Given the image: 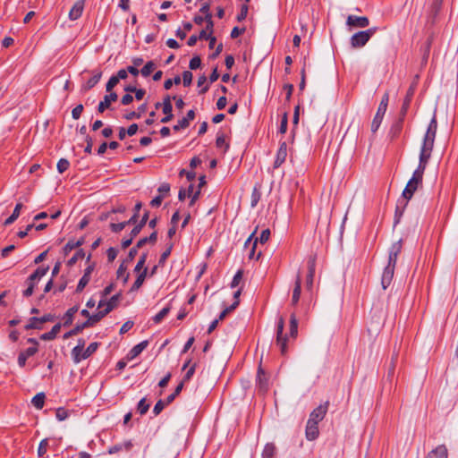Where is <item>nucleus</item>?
Masks as SVG:
<instances>
[{
  "mask_svg": "<svg viewBox=\"0 0 458 458\" xmlns=\"http://www.w3.org/2000/svg\"><path fill=\"white\" fill-rule=\"evenodd\" d=\"M428 163L425 161H419L417 169L413 172L411 178L406 184V187L403 191L402 199L398 200L395 209V221L394 224L399 222L401 216L403 215L405 207L408 204L409 199H411L418 187L422 184L423 174Z\"/></svg>",
  "mask_w": 458,
  "mask_h": 458,
  "instance_id": "f257e3e1",
  "label": "nucleus"
},
{
  "mask_svg": "<svg viewBox=\"0 0 458 458\" xmlns=\"http://www.w3.org/2000/svg\"><path fill=\"white\" fill-rule=\"evenodd\" d=\"M437 122L436 114H434L428 126L427 131L423 138V142H422V146H421L420 153V160L425 161L427 163L428 162V160L431 157L433 148H434V142H435V138H436V134H437Z\"/></svg>",
  "mask_w": 458,
  "mask_h": 458,
  "instance_id": "f03ea898",
  "label": "nucleus"
},
{
  "mask_svg": "<svg viewBox=\"0 0 458 458\" xmlns=\"http://www.w3.org/2000/svg\"><path fill=\"white\" fill-rule=\"evenodd\" d=\"M388 100H389L388 93H386L381 99V102L377 107V113L374 116V119L372 121V123H371V131L373 133L378 130V128L381 124V122L383 120V117H384L386 108H387Z\"/></svg>",
  "mask_w": 458,
  "mask_h": 458,
  "instance_id": "7ed1b4c3",
  "label": "nucleus"
},
{
  "mask_svg": "<svg viewBox=\"0 0 458 458\" xmlns=\"http://www.w3.org/2000/svg\"><path fill=\"white\" fill-rule=\"evenodd\" d=\"M284 319L283 317L278 318L276 329V344L280 347L281 353L285 354L287 352V336L284 335Z\"/></svg>",
  "mask_w": 458,
  "mask_h": 458,
  "instance_id": "20e7f679",
  "label": "nucleus"
},
{
  "mask_svg": "<svg viewBox=\"0 0 458 458\" xmlns=\"http://www.w3.org/2000/svg\"><path fill=\"white\" fill-rule=\"evenodd\" d=\"M328 406H329L328 401L318 405L316 409H314L310 412L308 421H311V422L318 424V422L321 421L325 418V416L327 412V410H328Z\"/></svg>",
  "mask_w": 458,
  "mask_h": 458,
  "instance_id": "39448f33",
  "label": "nucleus"
},
{
  "mask_svg": "<svg viewBox=\"0 0 458 458\" xmlns=\"http://www.w3.org/2000/svg\"><path fill=\"white\" fill-rule=\"evenodd\" d=\"M54 319L55 316L52 314H46L41 318L32 317L29 319V323L24 327L26 330L41 329V324L53 321Z\"/></svg>",
  "mask_w": 458,
  "mask_h": 458,
  "instance_id": "423d86ee",
  "label": "nucleus"
},
{
  "mask_svg": "<svg viewBox=\"0 0 458 458\" xmlns=\"http://www.w3.org/2000/svg\"><path fill=\"white\" fill-rule=\"evenodd\" d=\"M394 268L395 263L390 262H388L387 266L385 267L381 278V284L383 289H386L390 285L394 277Z\"/></svg>",
  "mask_w": 458,
  "mask_h": 458,
  "instance_id": "0eeeda50",
  "label": "nucleus"
},
{
  "mask_svg": "<svg viewBox=\"0 0 458 458\" xmlns=\"http://www.w3.org/2000/svg\"><path fill=\"white\" fill-rule=\"evenodd\" d=\"M257 386L261 394H265L268 389V377H267L261 366L258 369L257 373Z\"/></svg>",
  "mask_w": 458,
  "mask_h": 458,
  "instance_id": "6e6552de",
  "label": "nucleus"
},
{
  "mask_svg": "<svg viewBox=\"0 0 458 458\" xmlns=\"http://www.w3.org/2000/svg\"><path fill=\"white\" fill-rule=\"evenodd\" d=\"M369 40L368 33L363 30L353 34L350 39L351 45L353 48L364 47Z\"/></svg>",
  "mask_w": 458,
  "mask_h": 458,
  "instance_id": "1a4fd4ad",
  "label": "nucleus"
},
{
  "mask_svg": "<svg viewBox=\"0 0 458 458\" xmlns=\"http://www.w3.org/2000/svg\"><path fill=\"white\" fill-rule=\"evenodd\" d=\"M346 24L350 27L366 28L369 24V21L366 16L349 15Z\"/></svg>",
  "mask_w": 458,
  "mask_h": 458,
  "instance_id": "9d476101",
  "label": "nucleus"
},
{
  "mask_svg": "<svg viewBox=\"0 0 458 458\" xmlns=\"http://www.w3.org/2000/svg\"><path fill=\"white\" fill-rule=\"evenodd\" d=\"M118 98V95L115 92H110L104 96L102 101L99 102L98 106V111L99 113H104L106 109L111 108V104L115 102Z\"/></svg>",
  "mask_w": 458,
  "mask_h": 458,
  "instance_id": "9b49d317",
  "label": "nucleus"
},
{
  "mask_svg": "<svg viewBox=\"0 0 458 458\" xmlns=\"http://www.w3.org/2000/svg\"><path fill=\"white\" fill-rule=\"evenodd\" d=\"M416 85H417V81H414L411 84L410 88L407 90L405 98L403 100V106H402V108H401V116L402 117H403L406 114V112H407V110H408V108L410 106V103L411 101V98H412V97L414 95Z\"/></svg>",
  "mask_w": 458,
  "mask_h": 458,
  "instance_id": "f8f14e48",
  "label": "nucleus"
},
{
  "mask_svg": "<svg viewBox=\"0 0 458 458\" xmlns=\"http://www.w3.org/2000/svg\"><path fill=\"white\" fill-rule=\"evenodd\" d=\"M93 270H94V265H89L85 268L84 274L78 283V285L76 288L77 293H81L86 287V285L89 284V282L90 280V276H91V273Z\"/></svg>",
  "mask_w": 458,
  "mask_h": 458,
  "instance_id": "ddd939ff",
  "label": "nucleus"
},
{
  "mask_svg": "<svg viewBox=\"0 0 458 458\" xmlns=\"http://www.w3.org/2000/svg\"><path fill=\"white\" fill-rule=\"evenodd\" d=\"M318 424H317V423H314L311 421H307L305 436L309 441H313L318 438V437L319 435V430H318Z\"/></svg>",
  "mask_w": 458,
  "mask_h": 458,
  "instance_id": "4468645a",
  "label": "nucleus"
},
{
  "mask_svg": "<svg viewBox=\"0 0 458 458\" xmlns=\"http://www.w3.org/2000/svg\"><path fill=\"white\" fill-rule=\"evenodd\" d=\"M84 4L85 0H78L75 2V4L69 12L70 20L75 21L81 16L84 9Z\"/></svg>",
  "mask_w": 458,
  "mask_h": 458,
  "instance_id": "2eb2a0df",
  "label": "nucleus"
},
{
  "mask_svg": "<svg viewBox=\"0 0 458 458\" xmlns=\"http://www.w3.org/2000/svg\"><path fill=\"white\" fill-rule=\"evenodd\" d=\"M195 118V112L194 110L188 111L185 117H182L180 119L177 123V124L174 125L173 129L174 131H180L181 129H186L190 125V122L194 120Z\"/></svg>",
  "mask_w": 458,
  "mask_h": 458,
  "instance_id": "dca6fc26",
  "label": "nucleus"
},
{
  "mask_svg": "<svg viewBox=\"0 0 458 458\" xmlns=\"http://www.w3.org/2000/svg\"><path fill=\"white\" fill-rule=\"evenodd\" d=\"M402 247L401 239L392 244L389 249L388 262L396 264L397 257L402 250Z\"/></svg>",
  "mask_w": 458,
  "mask_h": 458,
  "instance_id": "f3484780",
  "label": "nucleus"
},
{
  "mask_svg": "<svg viewBox=\"0 0 458 458\" xmlns=\"http://www.w3.org/2000/svg\"><path fill=\"white\" fill-rule=\"evenodd\" d=\"M287 157V145L286 142H282L280 144L279 149L276 153V158L274 163V167L277 168L279 167L284 161Z\"/></svg>",
  "mask_w": 458,
  "mask_h": 458,
  "instance_id": "a211bd4d",
  "label": "nucleus"
},
{
  "mask_svg": "<svg viewBox=\"0 0 458 458\" xmlns=\"http://www.w3.org/2000/svg\"><path fill=\"white\" fill-rule=\"evenodd\" d=\"M315 266H316V258L310 257L308 261V275H307V280H306V284L309 289H310L313 284V279H314V276H315Z\"/></svg>",
  "mask_w": 458,
  "mask_h": 458,
  "instance_id": "6ab92c4d",
  "label": "nucleus"
},
{
  "mask_svg": "<svg viewBox=\"0 0 458 458\" xmlns=\"http://www.w3.org/2000/svg\"><path fill=\"white\" fill-rule=\"evenodd\" d=\"M38 352V347H30L25 351L20 352L18 356V364L21 368H23L26 365V360L29 357L33 356Z\"/></svg>",
  "mask_w": 458,
  "mask_h": 458,
  "instance_id": "aec40b11",
  "label": "nucleus"
},
{
  "mask_svg": "<svg viewBox=\"0 0 458 458\" xmlns=\"http://www.w3.org/2000/svg\"><path fill=\"white\" fill-rule=\"evenodd\" d=\"M447 448L445 445H440L428 454L427 458H447Z\"/></svg>",
  "mask_w": 458,
  "mask_h": 458,
  "instance_id": "412c9836",
  "label": "nucleus"
},
{
  "mask_svg": "<svg viewBox=\"0 0 458 458\" xmlns=\"http://www.w3.org/2000/svg\"><path fill=\"white\" fill-rule=\"evenodd\" d=\"M148 342L147 340L140 342L136 344L128 353L127 357L129 360H132L139 356L148 346Z\"/></svg>",
  "mask_w": 458,
  "mask_h": 458,
  "instance_id": "4be33fe9",
  "label": "nucleus"
},
{
  "mask_svg": "<svg viewBox=\"0 0 458 458\" xmlns=\"http://www.w3.org/2000/svg\"><path fill=\"white\" fill-rule=\"evenodd\" d=\"M122 293H118L113 295L106 302V307L104 309L105 313L111 312L114 309L118 306L119 301L121 300Z\"/></svg>",
  "mask_w": 458,
  "mask_h": 458,
  "instance_id": "5701e85b",
  "label": "nucleus"
},
{
  "mask_svg": "<svg viewBox=\"0 0 458 458\" xmlns=\"http://www.w3.org/2000/svg\"><path fill=\"white\" fill-rule=\"evenodd\" d=\"M61 324L57 323L55 325L49 332L44 333L40 335V339L43 341H51L54 340L61 329Z\"/></svg>",
  "mask_w": 458,
  "mask_h": 458,
  "instance_id": "b1692460",
  "label": "nucleus"
},
{
  "mask_svg": "<svg viewBox=\"0 0 458 458\" xmlns=\"http://www.w3.org/2000/svg\"><path fill=\"white\" fill-rule=\"evenodd\" d=\"M148 215H149V212L145 211L140 223L138 225H136L131 232V235L132 237H136L140 233V231L142 230V228L145 226V225L148 222Z\"/></svg>",
  "mask_w": 458,
  "mask_h": 458,
  "instance_id": "393cba45",
  "label": "nucleus"
},
{
  "mask_svg": "<svg viewBox=\"0 0 458 458\" xmlns=\"http://www.w3.org/2000/svg\"><path fill=\"white\" fill-rule=\"evenodd\" d=\"M148 273V268L145 267L140 273H139L138 277L136 278L135 282L133 283L132 286L131 287V292L138 291L141 285L143 284L146 276Z\"/></svg>",
  "mask_w": 458,
  "mask_h": 458,
  "instance_id": "a878e982",
  "label": "nucleus"
},
{
  "mask_svg": "<svg viewBox=\"0 0 458 458\" xmlns=\"http://www.w3.org/2000/svg\"><path fill=\"white\" fill-rule=\"evenodd\" d=\"M101 76H102L101 72H98V73H96L81 87V91L86 92V91L89 90L90 89H92L93 87H95L98 83L99 80L101 79Z\"/></svg>",
  "mask_w": 458,
  "mask_h": 458,
  "instance_id": "bb28decb",
  "label": "nucleus"
},
{
  "mask_svg": "<svg viewBox=\"0 0 458 458\" xmlns=\"http://www.w3.org/2000/svg\"><path fill=\"white\" fill-rule=\"evenodd\" d=\"M301 277L298 275L297 279L295 281V285H294V288H293V298H292L293 305L297 304V302L300 300L301 289Z\"/></svg>",
  "mask_w": 458,
  "mask_h": 458,
  "instance_id": "cd10ccee",
  "label": "nucleus"
},
{
  "mask_svg": "<svg viewBox=\"0 0 458 458\" xmlns=\"http://www.w3.org/2000/svg\"><path fill=\"white\" fill-rule=\"evenodd\" d=\"M399 352H400V347L397 348L396 344H395L394 348V352H393V355L391 358V362L388 367V377H392L394 373L395 364H396V360H397Z\"/></svg>",
  "mask_w": 458,
  "mask_h": 458,
  "instance_id": "c85d7f7f",
  "label": "nucleus"
},
{
  "mask_svg": "<svg viewBox=\"0 0 458 458\" xmlns=\"http://www.w3.org/2000/svg\"><path fill=\"white\" fill-rule=\"evenodd\" d=\"M48 267H38L29 277L30 281H33L36 283L37 280H39L41 277H43L48 271Z\"/></svg>",
  "mask_w": 458,
  "mask_h": 458,
  "instance_id": "c756f323",
  "label": "nucleus"
},
{
  "mask_svg": "<svg viewBox=\"0 0 458 458\" xmlns=\"http://www.w3.org/2000/svg\"><path fill=\"white\" fill-rule=\"evenodd\" d=\"M78 306H73L72 308H70L64 314V327H69L70 325H72V321H73V316L74 314L78 311Z\"/></svg>",
  "mask_w": 458,
  "mask_h": 458,
  "instance_id": "7c9ffc66",
  "label": "nucleus"
},
{
  "mask_svg": "<svg viewBox=\"0 0 458 458\" xmlns=\"http://www.w3.org/2000/svg\"><path fill=\"white\" fill-rule=\"evenodd\" d=\"M21 208H22V204L17 203L13 209V214L7 219H5V221L4 222V225H9L13 224L19 217Z\"/></svg>",
  "mask_w": 458,
  "mask_h": 458,
  "instance_id": "2f4dec72",
  "label": "nucleus"
},
{
  "mask_svg": "<svg viewBox=\"0 0 458 458\" xmlns=\"http://www.w3.org/2000/svg\"><path fill=\"white\" fill-rule=\"evenodd\" d=\"M45 399V393L40 392L32 398L31 403L36 409L40 410L44 406Z\"/></svg>",
  "mask_w": 458,
  "mask_h": 458,
  "instance_id": "473e14b6",
  "label": "nucleus"
},
{
  "mask_svg": "<svg viewBox=\"0 0 458 458\" xmlns=\"http://www.w3.org/2000/svg\"><path fill=\"white\" fill-rule=\"evenodd\" d=\"M107 313H105V310H100L96 314L90 315L89 318L85 321V323H88V327H92L97 322L100 321L105 316H106Z\"/></svg>",
  "mask_w": 458,
  "mask_h": 458,
  "instance_id": "72a5a7b5",
  "label": "nucleus"
},
{
  "mask_svg": "<svg viewBox=\"0 0 458 458\" xmlns=\"http://www.w3.org/2000/svg\"><path fill=\"white\" fill-rule=\"evenodd\" d=\"M88 323H81V324H79L77 325L74 328H72V330H70L69 332H66L64 335V339H68L73 335H78L79 333H81L84 328H87L88 326H87Z\"/></svg>",
  "mask_w": 458,
  "mask_h": 458,
  "instance_id": "f704fd0d",
  "label": "nucleus"
},
{
  "mask_svg": "<svg viewBox=\"0 0 458 458\" xmlns=\"http://www.w3.org/2000/svg\"><path fill=\"white\" fill-rule=\"evenodd\" d=\"M84 352V349H81V346H75L72 350V360L75 363L81 362L82 360H85V358H82V353Z\"/></svg>",
  "mask_w": 458,
  "mask_h": 458,
  "instance_id": "c9c22d12",
  "label": "nucleus"
},
{
  "mask_svg": "<svg viewBox=\"0 0 458 458\" xmlns=\"http://www.w3.org/2000/svg\"><path fill=\"white\" fill-rule=\"evenodd\" d=\"M298 334V320L294 314L291 315L290 318V335L296 337Z\"/></svg>",
  "mask_w": 458,
  "mask_h": 458,
  "instance_id": "e433bc0d",
  "label": "nucleus"
},
{
  "mask_svg": "<svg viewBox=\"0 0 458 458\" xmlns=\"http://www.w3.org/2000/svg\"><path fill=\"white\" fill-rule=\"evenodd\" d=\"M276 454V446L274 444L268 443L265 445L262 456L264 458H273Z\"/></svg>",
  "mask_w": 458,
  "mask_h": 458,
  "instance_id": "4c0bfd02",
  "label": "nucleus"
},
{
  "mask_svg": "<svg viewBox=\"0 0 458 458\" xmlns=\"http://www.w3.org/2000/svg\"><path fill=\"white\" fill-rule=\"evenodd\" d=\"M156 68V64L153 61H148L140 70V73L144 77H148Z\"/></svg>",
  "mask_w": 458,
  "mask_h": 458,
  "instance_id": "58836bf2",
  "label": "nucleus"
},
{
  "mask_svg": "<svg viewBox=\"0 0 458 458\" xmlns=\"http://www.w3.org/2000/svg\"><path fill=\"white\" fill-rule=\"evenodd\" d=\"M147 257H148V254L146 252L141 254V256L140 257V259L134 267V272L140 273L145 268L144 265L146 263Z\"/></svg>",
  "mask_w": 458,
  "mask_h": 458,
  "instance_id": "ea45409f",
  "label": "nucleus"
},
{
  "mask_svg": "<svg viewBox=\"0 0 458 458\" xmlns=\"http://www.w3.org/2000/svg\"><path fill=\"white\" fill-rule=\"evenodd\" d=\"M169 311H170V307L169 306L165 307L155 317H153V321L156 324L160 323L163 320V318L169 313Z\"/></svg>",
  "mask_w": 458,
  "mask_h": 458,
  "instance_id": "a19ab883",
  "label": "nucleus"
},
{
  "mask_svg": "<svg viewBox=\"0 0 458 458\" xmlns=\"http://www.w3.org/2000/svg\"><path fill=\"white\" fill-rule=\"evenodd\" d=\"M162 109H163V113L165 114V116L161 119V123H166L173 119V116H174L172 114L173 106H162Z\"/></svg>",
  "mask_w": 458,
  "mask_h": 458,
  "instance_id": "79ce46f5",
  "label": "nucleus"
},
{
  "mask_svg": "<svg viewBox=\"0 0 458 458\" xmlns=\"http://www.w3.org/2000/svg\"><path fill=\"white\" fill-rule=\"evenodd\" d=\"M430 45H431V40H430V38H428V40L425 42L423 48H422V52H423L422 63L423 64H426L428 59Z\"/></svg>",
  "mask_w": 458,
  "mask_h": 458,
  "instance_id": "37998d69",
  "label": "nucleus"
},
{
  "mask_svg": "<svg viewBox=\"0 0 458 458\" xmlns=\"http://www.w3.org/2000/svg\"><path fill=\"white\" fill-rule=\"evenodd\" d=\"M98 347V343H91L82 353V358H89L93 352L97 351Z\"/></svg>",
  "mask_w": 458,
  "mask_h": 458,
  "instance_id": "c03bdc74",
  "label": "nucleus"
},
{
  "mask_svg": "<svg viewBox=\"0 0 458 458\" xmlns=\"http://www.w3.org/2000/svg\"><path fill=\"white\" fill-rule=\"evenodd\" d=\"M141 207H142L141 202L136 203V205L134 207L133 216L129 220H127V223H129L130 225L137 223L138 216H139V212H140Z\"/></svg>",
  "mask_w": 458,
  "mask_h": 458,
  "instance_id": "a18cd8bd",
  "label": "nucleus"
},
{
  "mask_svg": "<svg viewBox=\"0 0 458 458\" xmlns=\"http://www.w3.org/2000/svg\"><path fill=\"white\" fill-rule=\"evenodd\" d=\"M84 251L83 250H79L67 262V265L72 267L73 266L78 259H83L84 258Z\"/></svg>",
  "mask_w": 458,
  "mask_h": 458,
  "instance_id": "49530a36",
  "label": "nucleus"
},
{
  "mask_svg": "<svg viewBox=\"0 0 458 458\" xmlns=\"http://www.w3.org/2000/svg\"><path fill=\"white\" fill-rule=\"evenodd\" d=\"M47 447H48V439L45 438V439L41 440L39 443L38 448V455L39 457L43 456L47 453Z\"/></svg>",
  "mask_w": 458,
  "mask_h": 458,
  "instance_id": "de8ad7c7",
  "label": "nucleus"
},
{
  "mask_svg": "<svg viewBox=\"0 0 458 458\" xmlns=\"http://www.w3.org/2000/svg\"><path fill=\"white\" fill-rule=\"evenodd\" d=\"M26 284H28L27 289L23 291V296L24 297H30L34 293V288L36 285V283L33 281H30V279H27Z\"/></svg>",
  "mask_w": 458,
  "mask_h": 458,
  "instance_id": "09e8293b",
  "label": "nucleus"
},
{
  "mask_svg": "<svg viewBox=\"0 0 458 458\" xmlns=\"http://www.w3.org/2000/svg\"><path fill=\"white\" fill-rule=\"evenodd\" d=\"M172 248H173V243L171 242L168 244L166 250L161 254L159 261H158L159 266H163L165 264L166 259L168 258V256L171 253Z\"/></svg>",
  "mask_w": 458,
  "mask_h": 458,
  "instance_id": "8fccbe9b",
  "label": "nucleus"
},
{
  "mask_svg": "<svg viewBox=\"0 0 458 458\" xmlns=\"http://www.w3.org/2000/svg\"><path fill=\"white\" fill-rule=\"evenodd\" d=\"M68 416H69V412L64 408L60 407V408L56 409L55 417L58 420L63 421V420H66L68 418Z\"/></svg>",
  "mask_w": 458,
  "mask_h": 458,
  "instance_id": "3c124183",
  "label": "nucleus"
},
{
  "mask_svg": "<svg viewBox=\"0 0 458 458\" xmlns=\"http://www.w3.org/2000/svg\"><path fill=\"white\" fill-rule=\"evenodd\" d=\"M70 163L65 158H61L57 163V170L60 174L65 172L69 168Z\"/></svg>",
  "mask_w": 458,
  "mask_h": 458,
  "instance_id": "603ef678",
  "label": "nucleus"
},
{
  "mask_svg": "<svg viewBox=\"0 0 458 458\" xmlns=\"http://www.w3.org/2000/svg\"><path fill=\"white\" fill-rule=\"evenodd\" d=\"M128 225H130V224L127 223V221L118 223V224L111 223L110 228L114 233H119L122 230H123Z\"/></svg>",
  "mask_w": 458,
  "mask_h": 458,
  "instance_id": "864d4df0",
  "label": "nucleus"
},
{
  "mask_svg": "<svg viewBox=\"0 0 458 458\" xmlns=\"http://www.w3.org/2000/svg\"><path fill=\"white\" fill-rule=\"evenodd\" d=\"M137 409L141 415L145 414L148 411L149 404L146 403V398H142L139 402Z\"/></svg>",
  "mask_w": 458,
  "mask_h": 458,
  "instance_id": "5fc2aeb1",
  "label": "nucleus"
},
{
  "mask_svg": "<svg viewBox=\"0 0 458 458\" xmlns=\"http://www.w3.org/2000/svg\"><path fill=\"white\" fill-rule=\"evenodd\" d=\"M242 276H243V271L242 270H238L236 272V274L234 275L232 282H231V287L232 288H235L239 285L241 280L242 279Z\"/></svg>",
  "mask_w": 458,
  "mask_h": 458,
  "instance_id": "6e6d98bb",
  "label": "nucleus"
},
{
  "mask_svg": "<svg viewBox=\"0 0 458 458\" xmlns=\"http://www.w3.org/2000/svg\"><path fill=\"white\" fill-rule=\"evenodd\" d=\"M201 65V59L199 55L192 57L190 61L189 67L191 70H196Z\"/></svg>",
  "mask_w": 458,
  "mask_h": 458,
  "instance_id": "4d7b16f0",
  "label": "nucleus"
},
{
  "mask_svg": "<svg viewBox=\"0 0 458 458\" xmlns=\"http://www.w3.org/2000/svg\"><path fill=\"white\" fill-rule=\"evenodd\" d=\"M83 105L82 104H79L78 106H76L72 110V116L74 120H78L81 115V113L83 112Z\"/></svg>",
  "mask_w": 458,
  "mask_h": 458,
  "instance_id": "13d9d810",
  "label": "nucleus"
},
{
  "mask_svg": "<svg viewBox=\"0 0 458 458\" xmlns=\"http://www.w3.org/2000/svg\"><path fill=\"white\" fill-rule=\"evenodd\" d=\"M192 73L190 71H185L182 72V82L183 86L189 87L192 81Z\"/></svg>",
  "mask_w": 458,
  "mask_h": 458,
  "instance_id": "bf43d9fd",
  "label": "nucleus"
},
{
  "mask_svg": "<svg viewBox=\"0 0 458 458\" xmlns=\"http://www.w3.org/2000/svg\"><path fill=\"white\" fill-rule=\"evenodd\" d=\"M269 237H270V230L265 229L261 232L260 236L256 237L255 239H258V242H260L263 244L268 241Z\"/></svg>",
  "mask_w": 458,
  "mask_h": 458,
  "instance_id": "052dcab7",
  "label": "nucleus"
},
{
  "mask_svg": "<svg viewBox=\"0 0 458 458\" xmlns=\"http://www.w3.org/2000/svg\"><path fill=\"white\" fill-rule=\"evenodd\" d=\"M205 20H206L207 25H206V28L204 29V30L208 31L210 34H213L214 22L212 21V14L206 15Z\"/></svg>",
  "mask_w": 458,
  "mask_h": 458,
  "instance_id": "680f3d73",
  "label": "nucleus"
},
{
  "mask_svg": "<svg viewBox=\"0 0 458 458\" xmlns=\"http://www.w3.org/2000/svg\"><path fill=\"white\" fill-rule=\"evenodd\" d=\"M119 82L118 78L112 76L106 85V89L107 92H112V89L117 85Z\"/></svg>",
  "mask_w": 458,
  "mask_h": 458,
  "instance_id": "e2e57ef3",
  "label": "nucleus"
},
{
  "mask_svg": "<svg viewBox=\"0 0 458 458\" xmlns=\"http://www.w3.org/2000/svg\"><path fill=\"white\" fill-rule=\"evenodd\" d=\"M287 123H288V115H287V113H284L283 114V117H282V120H281V123H280V127H279V132H281V133H285L286 132Z\"/></svg>",
  "mask_w": 458,
  "mask_h": 458,
  "instance_id": "0e129e2a",
  "label": "nucleus"
},
{
  "mask_svg": "<svg viewBox=\"0 0 458 458\" xmlns=\"http://www.w3.org/2000/svg\"><path fill=\"white\" fill-rule=\"evenodd\" d=\"M165 405L166 404H165V403L163 400L157 401V403L154 406L153 413L156 416L158 415L163 411V409L165 408Z\"/></svg>",
  "mask_w": 458,
  "mask_h": 458,
  "instance_id": "69168bd1",
  "label": "nucleus"
},
{
  "mask_svg": "<svg viewBox=\"0 0 458 458\" xmlns=\"http://www.w3.org/2000/svg\"><path fill=\"white\" fill-rule=\"evenodd\" d=\"M443 0H433L431 12L434 16L437 15L438 11L441 9Z\"/></svg>",
  "mask_w": 458,
  "mask_h": 458,
  "instance_id": "338daca9",
  "label": "nucleus"
},
{
  "mask_svg": "<svg viewBox=\"0 0 458 458\" xmlns=\"http://www.w3.org/2000/svg\"><path fill=\"white\" fill-rule=\"evenodd\" d=\"M117 250L113 248V247H110L107 250H106V255H107V259L109 262H113L116 256H117Z\"/></svg>",
  "mask_w": 458,
  "mask_h": 458,
  "instance_id": "774afa93",
  "label": "nucleus"
}]
</instances>
